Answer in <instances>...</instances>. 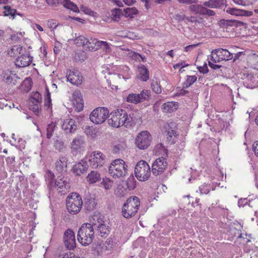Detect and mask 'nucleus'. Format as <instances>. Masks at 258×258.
Returning a JSON list of instances; mask_svg holds the SVG:
<instances>
[{"label": "nucleus", "mask_w": 258, "mask_h": 258, "mask_svg": "<svg viewBox=\"0 0 258 258\" xmlns=\"http://www.w3.org/2000/svg\"><path fill=\"white\" fill-rule=\"evenodd\" d=\"M108 124L114 127H119L124 126L125 127H130L135 124L133 114H128L125 110L117 109L112 111L108 115Z\"/></svg>", "instance_id": "f257e3e1"}, {"label": "nucleus", "mask_w": 258, "mask_h": 258, "mask_svg": "<svg viewBox=\"0 0 258 258\" xmlns=\"http://www.w3.org/2000/svg\"><path fill=\"white\" fill-rule=\"evenodd\" d=\"M224 5V0H209L203 3V5H192L189 7V10L197 14L202 16H213L215 15L214 11L210 8H220Z\"/></svg>", "instance_id": "f03ea898"}, {"label": "nucleus", "mask_w": 258, "mask_h": 258, "mask_svg": "<svg viewBox=\"0 0 258 258\" xmlns=\"http://www.w3.org/2000/svg\"><path fill=\"white\" fill-rule=\"evenodd\" d=\"M93 225L90 223H84L80 227L77 233V239L83 246L90 245L95 237Z\"/></svg>", "instance_id": "7ed1b4c3"}, {"label": "nucleus", "mask_w": 258, "mask_h": 258, "mask_svg": "<svg viewBox=\"0 0 258 258\" xmlns=\"http://www.w3.org/2000/svg\"><path fill=\"white\" fill-rule=\"evenodd\" d=\"M140 206L138 197L132 196L128 198L122 207V215L126 219H130L138 212Z\"/></svg>", "instance_id": "20e7f679"}, {"label": "nucleus", "mask_w": 258, "mask_h": 258, "mask_svg": "<svg viewBox=\"0 0 258 258\" xmlns=\"http://www.w3.org/2000/svg\"><path fill=\"white\" fill-rule=\"evenodd\" d=\"M11 50L14 54L19 55L16 60V65L18 67H27L32 62L33 57L30 56L29 52L22 46H14Z\"/></svg>", "instance_id": "39448f33"}, {"label": "nucleus", "mask_w": 258, "mask_h": 258, "mask_svg": "<svg viewBox=\"0 0 258 258\" xmlns=\"http://www.w3.org/2000/svg\"><path fill=\"white\" fill-rule=\"evenodd\" d=\"M128 166L122 159L113 160L109 167V173L114 178L123 177L127 173Z\"/></svg>", "instance_id": "423d86ee"}, {"label": "nucleus", "mask_w": 258, "mask_h": 258, "mask_svg": "<svg viewBox=\"0 0 258 258\" xmlns=\"http://www.w3.org/2000/svg\"><path fill=\"white\" fill-rule=\"evenodd\" d=\"M82 199L79 194L73 192L67 197L66 206L70 213L72 214L78 213L82 207Z\"/></svg>", "instance_id": "0eeeda50"}, {"label": "nucleus", "mask_w": 258, "mask_h": 258, "mask_svg": "<svg viewBox=\"0 0 258 258\" xmlns=\"http://www.w3.org/2000/svg\"><path fill=\"white\" fill-rule=\"evenodd\" d=\"M151 171L148 163L144 160L139 161L135 168L136 177L141 181L147 180L151 175Z\"/></svg>", "instance_id": "6e6552de"}, {"label": "nucleus", "mask_w": 258, "mask_h": 258, "mask_svg": "<svg viewBox=\"0 0 258 258\" xmlns=\"http://www.w3.org/2000/svg\"><path fill=\"white\" fill-rule=\"evenodd\" d=\"M108 109L105 107H100L94 109L90 115V120L95 124H101L104 122L108 117Z\"/></svg>", "instance_id": "1a4fd4ad"}, {"label": "nucleus", "mask_w": 258, "mask_h": 258, "mask_svg": "<svg viewBox=\"0 0 258 258\" xmlns=\"http://www.w3.org/2000/svg\"><path fill=\"white\" fill-rule=\"evenodd\" d=\"M152 138L150 133L147 131L141 132L135 140L136 146L141 150L147 149L151 145Z\"/></svg>", "instance_id": "9d476101"}, {"label": "nucleus", "mask_w": 258, "mask_h": 258, "mask_svg": "<svg viewBox=\"0 0 258 258\" xmlns=\"http://www.w3.org/2000/svg\"><path fill=\"white\" fill-rule=\"evenodd\" d=\"M87 161L92 169L100 168L105 163V156L100 151H95L87 158Z\"/></svg>", "instance_id": "9b49d317"}, {"label": "nucleus", "mask_w": 258, "mask_h": 258, "mask_svg": "<svg viewBox=\"0 0 258 258\" xmlns=\"http://www.w3.org/2000/svg\"><path fill=\"white\" fill-rule=\"evenodd\" d=\"M233 58V54L226 49L220 48L213 50L212 51L211 59L214 63L222 60H231Z\"/></svg>", "instance_id": "f8f14e48"}, {"label": "nucleus", "mask_w": 258, "mask_h": 258, "mask_svg": "<svg viewBox=\"0 0 258 258\" xmlns=\"http://www.w3.org/2000/svg\"><path fill=\"white\" fill-rule=\"evenodd\" d=\"M151 95L150 90L144 89L140 94H130L126 97V101L128 102L137 104L144 101L149 100Z\"/></svg>", "instance_id": "ddd939ff"}, {"label": "nucleus", "mask_w": 258, "mask_h": 258, "mask_svg": "<svg viewBox=\"0 0 258 258\" xmlns=\"http://www.w3.org/2000/svg\"><path fill=\"white\" fill-rule=\"evenodd\" d=\"M167 162L166 159L163 157H159L154 161L152 165V172L155 176H158L162 174L167 166Z\"/></svg>", "instance_id": "4468645a"}, {"label": "nucleus", "mask_w": 258, "mask_h": 258, "mask_svg": "<svg viewBox=\"0 0 258 258\" xmlns=\"http://www.w3.org/2000/svg\"><path fill=\"white\" fill-rule=\"evenodd\" d=\"M97 223H93L94 229L95 228L99 236L101 237H106L110 233V228L106 225V223L100 217H96Z\"/></svg>", "instance_id": "2eb2a0df"}, {"label": "nucleus", "mask_w": 258, "mask_h": 258, "mask_svg": "<svg viewBox=\"0 0 258 258\" xmlns=\"http://www.w3.org/2000/svg\"><path fill=\"white\" fill-rule=\"evenodd\" d=\"M63 241L65 247L70 250L74 249L76 246L75 234L74 232L71 229H68L65 231Z\"/></svg>", "instance_id": "dca6fc26"}, {"label": "nucleus", "mask_w": 258, "mask_h": 258, "mask_svg": "<svg viewBox=\"0 0 258 258\" xmlns=\"http://www.w3.org/2000/svg\"><path fill=\"white\" fill-rule=\"evenodd\" d=\"M66 77L67 81L72 84L78 86L82 83L83 77L81 73L77 70L72 69L67 71Z\"/></svg>", "instance_id": "f3484780"}, {"label": "nucleus", "mask_w": 258, "mask_h": 258, "mask_svg": "<svg viewBox=\"0 0 258 258\" xmlns=\"http://www.w3.org/2000/svg\"><path fill=\"white\" fill-rule=\"evenodd\" d=\"M77 122L73 119H66L63 121L61 128L66 134L74 133L77 128Z\"/></svg>", "instance_id": "a211bd4d"}, {"label": "nucleus", "mask_w": 258, "mask_h": 258, "mask_svg": "<svg viewBox=\"0 0 258 258\" xmlns=\"http://www.w3.org/2000/svg\"><path fill=\"white\" fill-rule=\"evenodd\" d=\"M89 166L87 158L84 159L74 166L73 172L77 175H80L87 171Z\"/></svg>", "instance_id": "6ab92c4d"}, {"label": "nucleus", "mask_w": 258, "mask_h": 258, "mask_svg": "<svg viewBox=\"0 0 258 258\" xmlns=\"http://www.w3.org/2000/svg\"><path fill=\"white\" fill-rule=\"evenodd\" d=\"M85 140L83 137L77 136L71 143V149L74 151H80L84 147Z\"/></svg>", "instance_id": "aec40b11"}, {"label": "nucleus", "mask_w": 258, "mask_h": 258, "mask_svg": "<svg viewBox=\"0 0 258 258\" xmlns=\"http://www.w3.org/2000/svg\"><path fill=\"white\" fill-rule=\"evenodd\" d=\"M75 43L79 46H86L90 50H93L94 47L93 45L92 41L89 40L84 36L80 35L75 39Z\"/></svg>", "instance_id": "412c9836"}, {"label": "nucleus", "mask_w": 258, "mask_h": 258, "mask_svg": "<svg viewBox=\"0 0 258 258\" xmlns=\"http://www.w3.org/2000/svg\"><path fill=\"white\" fill-rule=\"evenodd\" d=\"M68 159L66 156L61 155L55 162V169L59 172L66 171Z\"/></svg>", "instance_id": "4be33fe9"}, {"label": "nucleus", "mask_w": 258, "mask_h": 258, "mask_svg": "<svg viewBox=\"0 0 258 258\" xmlns=\"http://www.w3.org/2000/svg\"><path fill=\"white\" fill-rule=\"evenodd\" d=\"M138 75L137 78L143 82H147L149 79V71L144 65L138 67Z\"/></svg>", "instance_id": "5701e85b"}, {"label": "nucleus", "mask_w": 258, "mask_h": 258, "mask_svg": "<svg viewBox=\"0 0 258 258\" xmlns=\"http://www.w3.org/2000/svg\"><path fill=\"white\" fill-rule=\"evenodd\" d=\"M226 12L236 16H250L252 15V12L251 11L242 10L235 8H228Z\"/></svg>", "instance_id": "b1692460"}, {"label": "nucleus", "mask_w": 258, "mask_h": 258, "mask_svg": "<svg viewBox=\"0 0 258 258\" xmlns=\"http://www.w3.org/2000/svg\"><path fill=\"white\" fill-rule=\"evenodd\" d=\"M84 200V207L86 211L90 212L95 209L97 203L93 197H92L90 195L86 196Z\"/></svg>", "instance_id": "393cba45"}, {"label": "nucleus", "mask_w": 258, "mask_h": 258, "mask_svg": "<svg viewBox=\"0 0 258 258\" xmlns=\"http://www.w3.org/2000/svg\"><path fill=\"white\" fill-rule=\"evenodd\" d=\"M92 41L93 45L95 44L96 48L94 47L93 50H96V49L102 48L105 52H109L111 50L108 44L106 41H99L97 39H91Z\"/></svg>", "instance_id": "a878e982"}, {"label": "nucleus", "mask_w": 258, "mask_h": 258, "mask_svg": "<svg viewBox=\"0 0 258 258\" xmlns=\"http://www.w3.org/2000/svg\"><path fill=\"white\" fill-rule=\"evenodd\" d=\"M178 103L176 102H167L162 106V109L164 112H172L178 108Z\"/></svg>", "instance_id": "bb28decb"}, {"label": "nucleus", "mask_w": 258, "mask_h": 258, "mask_svg": "<svg viewBox=\"0 0 258 258\" xmlns=\"http://www.w3.org/2000/svg\"><path fill=\"white\" fill-rule=\"evenodd\" d=\"M66 182L64 180H62L61 179L56 180L54 184L53 187H55L58 192L61 194L64 195L67 192L66 188Z\"/></svg>", "instance_id": "cd10ccee"}, {"label": "nucleus", "mask_w": 258, "mask_h": 258, "mask_svg": "<svg viewBox=\"0 0 258 258\" xmlns=\"http://www.w3.org/2000/svg\"><path fill=\"white\" fill-rule=\"evenodd\" d=\"M74 98L75 100V103L74 104L76 105V107L78 111H81L83 110L84 107V103L82 97L81 96V94L76 93L74 94Z\"/></svg>", "instance_id": "c85d7f7f"}, {"label": "nucleus", "mask_w": 258, "mask_h": 258, "mask_svg": "<svg viewBox=\"0 0 258 258\" xmlns=\"http://www.w3.org/2000/svg\"><path fill=\"white\" fill-rule=\"evenodd\" d=\"M122 13V15L124 17L133 18H134V15H136L138 14L139 11L135 7H132L124 9Z\"/></svg>", "instance_id": "c756f323"}, {"label": "nucleus", "mask_w": 258, "mask_h": 258, "mask_svg": "<svg viewBox=\"0 0 258 258\" xmlns=\"http://www.w3.org/2000/svg\"><path fill=\"white\" fill-rule=\"evenodd\" d=\"M100 179V174L97 171H92L87 177V180L90 183H94Z\"/></svg>", "instance_id": "7c9ffc66"}, {"label": "nucleus", "mask_w": 258, "mask_h": 258, "mask_svg": "<svg viewBox=\"0 0 258 258\" xmlns=\"http://www.w3.org/2000/svg\"><path fill=\"white\" fill-rule=\"evenodd\" d=\"M44 177L46 181L47 182V185L49 188H52L53 186L54 182V173L50 170H48L45 173Z\"/></svg>", "instance_id": "2f4dec72"}, {"label": "nucleus", "mask_w": 258, "mask_h": 258, "mask_svg": "<svg viewBox=\"0 0 258 258\" xmlns=\"http://www.w3.org/2000/svg\"><path fill=\"white\" fill-rule=\"evenodd\" d=\"M185 22L186 23H191L194 24L196 26H198V25L203 24L205 20L203 18L191 16L190 17H186Z\"/></svg>", "instance_id": "473e14b6"}, {"label": "nucleus", "mask_w": 258, "mask_h": 258, "mask_svg": "<svg viewBox=\"0 0 258 258\" xmlns=\"http://www.w3.org/2000/svg\"><path fill=\"white\" fill-rule=\"evenodd\" d=\"M42 100L41 94L37 91L34 92L30 98V103L32 104H41Z\"/></svg>", "instance_id": "72a5a7b5"}, {"label": "nucleus", "mask_w": 258, "mask_h": 258, "mask_svg": "<svg viewBox=\"0 0 258 258\" xmlns=\"http://www.w3.org/2000/svg\"><path fill=\"white\" fill-rule=\"evenodd\" d=\"M56 128V124L55 122H51L48 124L46 128V137L47 139H50L53 134V132Z\"/></svg>", "instance_id": "f704fd0d"}, {"label": "nucleus", "mask_w": 258, "mask_h": 258, "mask_svg": "<svg viewBox=\"0 0 258 258\" xmlns=\"http://www.w3.org/2000/svg\"><path fill=\"white\" fill-rule=\"evenodd\" d=\"M33 82L31 78H26L23 82L22 87L23 90L26 92L29 91L32 86Z\"/></svg>", "instance_id": "c9c22d12"}, {"label": "nucleus", "mask_w": 258, "mask_h": 258, "mask_svg": "<svg viewBox=\"0 0 258 258\" xmlns=\"http://www.w3.org/2000/svg\"><path fill=\"white\" fill-rule=\"evenodd\" d=\"M196 76H187L186 81L182 84L184 88H188L197 81Z\"/></svg>", "instance_id": "e433bc0d"}, {"label": "nucleus", "mask_w": 258, "mask_h": 258, "mask_svg": "<svg viewBox=\"0 0 258 258\" xmlns=\"http://www.w3.org/2000/svg\"><path fill=\"white\" fill-rule=\"evenodd\" d=\"M122 10L119 9H115L111 12V18L114 21H118L120 19V16L122 15Z\"/></svg>", "instance_id": "4c0bfd02"}, {"label": "nucleus", "mask_w": 258, "mask_h": 258, "mask_svg": "<svg viewBox=\"0 0 258 258\" xmlns=\"http://www.w3.org/2000/svg\"><path fill=\"white\" fill-rule=\"evenodd\" d=\"M152 91L156 94H160L162 92L160 83L156 80H153L151 84Z\"/></svg>", "instance_id": "58836bf2"}, {"label": "nucleus", "mask_w": 258, "mask_h": 258, "mask_svg": "<svg viewBox=\"0 0 258 258\" xmlns=\"http://www.w3.org/2000/svg\"><path fill=\"white\" fill-rule=\"evenodd\" d=\"M115 242L112 238H108L104 243L105 250L111 251L115 247Z\"/></svg>", "instance_id": "ea45409f"}, {"label": "nucleus", "mask_w": 258, "mask_h": 258, "mask_svg": "<svg viewBox=\"0 0 258 258\" xmlns=\"http://www.w3.org/2000/svg\"><path fill=\"white\" fill-rule=\"evenodd\" d=\"M124 149V144L123 142L118 143L113 146L112 152L114 154H120L122 152Z\"/></svg>", "instance_id": "a19ab883"}, {"label": "nucleus", "mask_w": 258, "mask_h": 258, "mask_svg": "<svg viewBox=\"0 0 258 258\" xmlns=\"http://www.w3.org/2000/svg\"><path fill=\"white\" fill-rule=\"evenodd\" d=\"M126 186L129 190H133L136 186V181L133 176H130L126 180Z\"/></svg>", "instance_id": "79ce46f5"}, {"label": "nucleus", "mask_w": 258, "mask_h": 258, "mask_svg": "<svg viewBox=\"0 0 258 258\" xmlns=\"http://www.w3.org/2000/svg\"><path fill=\"white\" fill-rule=\"evenodd\" d=\"M210 184L204 183L199 186V189L201 194H208L210 190Z\"/></svg>", "instance_id": "37998d69"}, {"label": "nucleus", "mask_w": 258, "mask_h": 258, "mask_svg": "<svg viewBox=\"0 0 258 258\" xmlns=\"http://www.w3.org/2000/svg\"><path fill=\"white\" fill-rule=\"evenodd\" d=\"M233 2L238 5L242 6H247L252 5L255 3L257 0H233Z\"/></svg>", "instance_id": "c03bdc74"}, {"label": "nucleus", "mask_w": 258, "mask_h": 258, "mask_svg": "<svg viewBox=\"0 0 258 258\" xmlns=\"http://www.w3.org/2000/svg\"><path fill=\"white\" fill-rule=\"evenodd\" d=\"M101 183L106 189H110L112 185V181L108 178H103Z\"/></svg>", "instance_id": "a18cd8bd"}, {"label": "nucleus", "mask_w": 258, "mask_h": 258, "mask_svg": "<svg viewBox=\"0 0 258 258\" xmlns=\"http://www.w3.org/2000/svg\"><path fill=\"white\" fill-rule=\"evenodd\" d=\"M80 9L82 11L84 12L86 14H87L90 16H94V12L90 8L83 6L81 5L80 6Z\"/></svg>", "instance_id": "49530a36"}, {"label": "nucleus", "mask_w": 258, "mask_h": 258, "mask_svg": "<svg viewBox=\"0 0 258 258\" xmlns=\"http://www.w3.org/2000/svg\"><path fill=\"white\" fill-rule=\"evenodd\" d=\"M46 94L45 95L44 101H45V105L46 106H49V104L51 103V100L50 97V93L49 92V89L48 88H46Z\"/></svg>", "instance_id": "de8ad7c7"}, {"label": "nucleus", "mask_w": 258, "mask_h": 258, "mask_svg": "<svg viewBox=\"0 0 258 258\" xmlns=\"http://www.w3.org/2000/svg\"><path fill=\"white\" fill-rule=\"evenodd\" d=\"M175 19L178 21V22H181L183 21H186V17L185 16L184 13L180 12L176 14L175 15Z\"/></svg>", "instance_id": "09e8293b"}, {"label": "nucleus", "mask_w": 258, "mask_h": 258, "mask_svg": "<svg viewBox=\"0 0 258 258\" xmlns=\"http://www.w3.org/2000/svg\"><path fill=\"white\" fill-rule=\"evenodd\" d=\"M3 9L5 11L3 12L4 16H8L12 15V9L10 6H5L3 7Z\"/></svg>", "instance_id": "8fccbe9b"}, {"label": "nucleus", "mask_w": 258, "mask_h": 258, "mask_svg": "<svg viewBox=\"0 0 258 258\" xmlns=\"http://www.w3.org/2000/svg\"><path fill=\"white\" fill-rule=\"evenodd\" d=\"M241 78L243 79V80H245V81H244V83H246L247 81H251L253 79H254V77L253 76L250 74H245V73H243L242 75V76H241Z\"/></svg>", "instance_id": "3c124183"}, {"label": "nucleus", "mask_w": 258, "mask_h": 258, "mask_svg": "<svg viewBox=\"0 0 258 258\" xmlns=\"http://www.w3.org/2000/svg\"><path fill=\"white\" fill-rule=\"evenodd\" d=\"M185 88H184L183 86L182 89H180V88H177L176 89L177 92L176 93V95L177 96H181L185 95L186 94L188 93V91L185 90Z\"/></svg>", "instance_id": "603ef678"}, {"label": "nucleus", "mask_w": 258, "mask_h": 258, "mask_svg": "<svg viewBox=\"0 0 258 258\" xmlns=\"http://www.w3.org/2000/svg\"><path fill=\"white\" fill-rule=\"evenodd\" d=\"M46 3L50 6H56L57 5L61 4L60 0H46Z\"/></svg>", "instance_id": "864d4df0"}, {"label": "nucleus", "mask_w": 258, "mask_h": 258, "mask_svg": "<svg viewBox=\"0 0 258 258\" xmlns=\"http://www.w3.org/2000/svg\"><path fill=\"white\" fill-rule=\"evenodd\" d=\"M199 71L203 74H206L208 72L209 70L206 63H205L203 67H199L198 68Z\"/></svg>", "instance_id": "5fc2aeb1"}, {"label": "nucleus", "mask_w": 258, "mask_h": 258, "mask_svg": "<svg viewBox=\"0 0 258 258\" xmlns=\"http://www.w3.org/2000/svg\"><path fill=\"white\" fill-rule=\"evenodd\" d=\"M248 202L247 198L240 199L238 201V205L239 207H243Z\"/></svg>", "instance_id": "6e6d98bb"}, {"label": "nucleus", "mask_w": 258, "mask_h": 258, "mask_svg": "<svg viewBox=\"0 0 258 258\" xmlns=\"http://www.w3.org/2000/svg\"><path fill=\"white\" fill-rule=\"evenodd\" d=\"M30 109L35 113H37L39 112L40 104H30Z\"/></svg>", "instance_id": "4d7b16f0"}, {"label": "nucleus", "mask_w": 258, "mask_h": 258, "mask_svg": "<svg viewBox=\"0 0 258 258\" xmlns=\"http://www.w3.org/2000/svg\"><path fill=\"white\" fill-rule=\"evenodd\" d=\"M73 4V2H71L70 0H63V2H61V5H63V6L66 8V9H69L71 4Z\"/></svg>", "instance_id": "13d9d810"}, {"label": "nucleus", "mask_w": 258, "mask_h": 258, "mask_svg": "<svg viewBox=\"0 0 258 258\" xmlns=\"http://www.w3.org/2000/svg\"><path fill=\"white\" fill-rule=\"evenodd\" d=\"M179 3L189 5L197 3V0H177Z\"/></svg>", "instance_id": "bf43d9fd"}, {"label": "nucleus", "mask_w": 258, "mask_h": 258, "mask_svg": "<svg viewBox=\"0 0 258 258\" xmlns=\"http://www.w3.org/2000/svg\"><path fill=\"white\" fill-rule=\"evenodd\" d=\"M4 81L7 84H10L12 83L13 81V77L10 74L8 76H4Z\"/></svg>", "instance_id": "052dcab7"}, {"label": "nucleus", "mask_w": 258, "mask_h": 258, "mask_svg": "<svg viewBox=\"0 0 258 258\" xmlns=\"http://www.w3.org/2000/svg\"><path fill=\"white\" fill-rule=\"evenodd\" d=\"M115 195L118 197H123L124 195V192L122 188L118 187L116 190L115 191Z\"/></svg>", "instance_id": "680f3d73"}, {"label": "nucleus", "mask_w": 258, "mask_h": 258, "mask_svg": "<svg viewBox=\"0 0 258 258\" xmlns=\"http://www.w3.org/2000/svg\"><path fill=\"white\" fill-rule=\"evenodd\" d=\"M47 25L49 28L52 29H55L57 25L55 22H53V20H52L48 21Z\"/></svg>", "instance_id": "e2e57ef3"}, {"label": "nucleus", "mask_w": 258, "mask_h": 258, "mask_svg": "<svg viewBox=\"0 0 258 258\" xmlns=\"http://www.w3.org/2000/svg\"><path fill=\"white\" fill-rule=\"evenodd\" d=\"M69 10L73 11L75 13H78L79 12V8L77 7V6L73 3L72 4H71L70 8L69 9Z\"/></svg>", "instance_id": "0e129e2a"}, {"label": "nucleus", "mask_w": 258, "mask_h": 258, "mask_svg": "<svg viewBox=\"0 0 258 258\" xmlns=\"http://www.w3.org/2000/svg\"><path fill=\"white\" fill-rule=\"evenodd\" d=\"M62 258H79L73 252L66 253Z\"/></svg>", "instance_id": "69168bd1"}, {"label": "nucleus", "mask_w": 258, "mask_h": 258, "mask_svg": "<svg viewBox=\"0 0 258 258\" xmlns=\"http://www.w3.org/2000/svg\"><path fill=\"white\" fill-rule=\"evenodd\" d=\"M208 64L211 68H212L214 70H217L221 67V66L218 65V64H216L214 63L211 62L210 61L208 62Z\"/></svg>", "instance_id": "338daca9"}, {"label": "nucleus", "mask_w": 258, "mask_h": 258, "mask_svg": "<svg viewBox=\"0 0 258 258\" xmlns=\"http://www.w3.org/2000/svg\"><path fill=\"white\" fill-rule=\"evenodd\" d=\"M253 151L255 155L258 157V141L255 142L253 145Z\"/></svg>", "instance_id": "774afa93"}]
</instances>
